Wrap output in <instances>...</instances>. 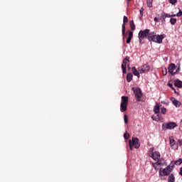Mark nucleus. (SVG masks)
<instances>
[{
	"label": "nucleus",
	"mask_w": 182,
	"mask_h": 182,
	"mask_svg": "<svg viewBox=\"0 0 182 182\" xmlns=\"http://www.w3.org/2000/svg\"><path fill=\"white\" fill-rule=\"evenodd\" d=\"M129 105V97L122 96L121 97V104H120V112L124 113L127 110V105Z\"/></svg>",
	"instance_id": "obj_1"
},
{
	"label": "nucleus",
	"mask_w": 182,
	"mask_h": 182,
	"mask_svg": "<svg viewBox=\"0 0 182 182\" xmlns=\"http://www.w3.org/2000/svg\"><path fill=\"white\" fill-rule=\"evenodd\" d=\"M129 149L133 151V147L139 149L140 147V140L138 138L132 137V140L129 141Z\"/></svg>",
	"instance_id": "obj_2"
},
{
	"label": "nucleus",
	"mask_w": 182,
	"mask_h": 182,
	"mask_svg": "<svg viewBox=\"0 0 182 182\" xmlns=\"http://www.w3.org/2000/svg\"><path fill=\"white\" fill-rule=\"evenodd\" d=\"M176 127H177V124L176 122H170L162 124L163 130H173V129H176Z\"/></svg>",
	"instance_id": "obj_3"
},
{
	"label": "nucleus",
	"mask_w": 182,
	"mask_h": 182,
	"mask_svg": "<svg viewBox=\"0 0 182 182\" xmlns=\"http://www.w3.org/2000/svg\"><path fill=\"white\" fill-rule=\"evenodd\" d=\"M163 39H164V36L163 35H155L153 36L149 37V42H156V43H162Z\"/></svg>",
	"instance_id": "obj_4"
},
{
	"label": "nucleus",
	"mask_w": 182,
	"mask_h": 182,
	"mask_svg": "<svg viewBox=\"0 0 182 182\" xmlns=\"http://www.w3.org/2000/svg\"><path fill=\"white\" fill-rule=\"evenodd\" d=\"M132 90L135 95L136 102H140L141 97H143L141 90L139 87H132Z\"/></svg>",
	"instance_id": "obj_5"
},
{
	"label": "nucleus",
	"mask_w": 182,
	"mask_h": 182,
	"mask_svg": "<svg viewBox=\"0 0 182 182\" xmlns=\"http://www.w3.org/2000/svg\"><path fill=\"white\" fill-rule=\"evenodd\" d=\"M171 171H173L172 168L168 166L165 168H160L159 176L160 177H164V176H168Z\"/></svg>",
	"instance_id": "obj_6"
},
{
	"label": "nucleus",
	"mask_w": 182,
	"mask_h": 182,
	"mask_svg": "<svg viewBox=\"0 0 182 182\" xmlns=\"http://www.w3.org/2000/svg\"><path fill=\"white\" fill-rule=\"evenodd\" d=\"M149 32H150V29H145L144 31H140L139 33V39L140 43H141V39H144V38H147L149 39Z\"/></svg>",
	"instance_id": "obj_7"
},
{
	"label": "nucleus",
	"mask_w": 182,
	"mask_h": 182,
	"mask_svg": "<svg viewBox=\"0 0 182 182\" xmlns=\"http://www.w3.org/2000/svg\"><path fill=\"white\" fill-rule=\"evenodd\" d=\"M130 62V57L126 56L125 58L122 61V73L126 74L127 73V63Z\"/></svg>",
	"instance_id": "obj_8"
},
{
	"label": "nucleus",
	"mask_w": 182,
	"mask_h": 182,
	"mask_svg": "<svg viewBox=\"0 0 182 182\" xmlns=\"http://www.w3.org/2000/svg\"><path fill=\"white\" fill-rule=\"evenodd\" d=\"M138 70L139 73H146V72H149V70H150V66H149L148 64H145L142 65L141 68H139Z\"/></svg>",
	"instance_id": "obj_9"
},
{
	"label": "nucleus",
	"mask_w": 182,
	"mask_h": 182,
	"mask_svg": "<svg viewBox=\"0 0 182 182\" xmlns=\"http://www.w3.org/2000/svg\"><path fill=\"white\" fill-rule=\"evenodd\" d=\"M174 70H176V64L171 63L168 68V72L170 73L172 76H174L176 75V73H174Z\"/></svg>",
	"instance_id": "obj_10"
},
{
	"label": "nucleus",
	"mask_w": 182,
	"mask_h": 182,
	"mask_svg": "<svg viewBox=\"0 0 182 182\" xmlns=\"http://www.w3.org/2000/svg\"><path fill=\"white\" fill-rule=\"evenodd\" d=\"M149 157H151L153 160H159L160 159V152L154 151L149 153Z\"/></svg>",
	"instance_id": "obj_11"
},
{
	"label": "nucleus",
	"mask_w": 182,
	"mask_h": 182,
	"mask_svg": "<svg viewBox=\"0 0 182 182\" xmlns=\"http://www.w3.org/2000/svg\"><path fill=\"white\" fill-rule=\"evenodd\" d=\"M127 22H129V18H127V16H124V18H123V24H122V35H125L126 33V23H127Z\"/></svg>",
	"instance_id": "obj_12"
},
{
	"label": "nucleus",
	"mask_w": 182,
	"mask_h": 182,
	"mask_svg": "<svg viewBox=\"0 0 182 182\" xmlns=\"http://www.w3.org/2000/svg\"><path fill=\"white\" fill-rule=\"evenodd\" d=\"M156 116H152L151 119H154L155 122H163L164 118H163V115H161V114L158 113L156 114Z\"/></svg>",
	"instance_id": "obj_13"
},
{
	"label": "nucleus",
	"mask_w": 182,
	"mask_h": 182,
	"mask_svg": "<svg viewBox=\"0 0 182 182\" xmlns=\"http://www.w3.org/2000/svg\"><path fill=\"white\" fill-rule=\"evenodd\" d=\"M171 102H172L173 105L176 106V107H180V106H181V102L176 100L174 97H171Z\"/></svg>",
	"instance_id": "obj_14"
},
{
	"label": "nucleus",
	"mask_w": 182,
	"mask_h": 182,
	"mask_svg": "<svg viewBox=\"0 0 182 182\" xmlns=\"http://www.w3.org/2000/svg\"><path fill=\"white\" fill-rule=\"evenodd\" d=\"M174 86H176V87H179L181 88L182 87V81L176 79L174 80Z\"/></svg>",
	"instance_id": "obj_15"
},
{
	"label": "nucleus",
	"mask_w": 182,
	"mask_h": 182,
	"mask_svg": "<svg viewBox=\"0 0 182 182\" xmlns=\"http://www.w3.org/2000/svg\"><path fill=\"white\" fill-rule=\"evenodd\" d=\"M132 73L134 76H137V77H140V72L139 70L136 69V67H132Z\"/></svg>",
	"instance_id": "obj_16"
},
{
	"label": "nucleus",
	"mask_w": 182,
	"mask_h": 182,
	"mask_svg": "<svg viewBox=\"0 0 182 182\" xmlns=\"http://www.w3.org/2000/svg\"><path fill=\"white\" fill-rule=\"evenodd\" d=\"M157 162L156 163V166H164L166 164V161L164 159H157Z\"/></svg>",
	"instance_id": "obj_17"
},
{
	"label": "nucleus",
	"mask_w": 182,
	"mask_h": 182,
	"mask_svg": "<svg viewBox=\"0 0 182 182\" xmlns=\"http://www.w3.org/2000/svg\"><path fill=\"white\" fill-rule=\"evenodd\" d=\"M132 38H133V32L129 31V36L127 39V43H130V42H132Z\"/></svg>",
	"instance_id": "obj_18"
},
{
	"label": "nucleus",
	"mask_w": 182,
	"mask_h": 182,
	"mask_svg": "<svg viewBox=\"0 0 182 182\" xmlns=\"http://www.w3.org/2000/svg\"><path fill=\"white\" fill-rule=\"evenodd\" d=\"M154 112L155 114H159V113H160V106H159V105L154 106Z\"/></svg>",
	"instance_id": "obj_19"
},
{
	"label": "nucleus",
	"mask_w": 182,
	"mask_h": 182,
	"mask_svg": "<svg viewBox=\"0 0 182 182\" xmlns=\"http://www.w3.org/2000/svg\"><path fill=\"white\" fill-rule=\"evenodd\" d=\"M133 80V74L132 73H129L127 75V82H132Z\"/></svg>",
	"instance_id": "obj_20"
},
{
	"label": "nucleus",
	"mask_w": 182,
	"mask_h": 182,
	"mask_svg": "<svg viewBox=\"0 0 182 182\" xmlns=\"http://www.w3.org/2000/svg\"><path fill=\"white\" fill-rule=\"evenodd\" d=\"M176 180V178L174 177V174L171 173L169 175L168 178V182H174Z\"/></svg>",
	"instance_id": "obj_21"
},
{
	"label": "nucleus",
	"mask_w": 182,
	"mask_h": 182,
	"mask_svg": "<svg viewBox=\"0 0 182 182\" xmlns=\"http://www.w3.org/2000/svg\"><path fill=\"white\" fill-rule=\"evenodd\" d=\"M129 26H130L132 31L136 30V25H134V21L133 20L129 21Z\"/></svg>",
	"instance_id": "obj_22"
},
{
	"label": "nucleus",
	"mask_w": 182,
	"mask_h": 182,
	"mask_svg": "<svg viewBox=\"0 0 182 182\" xmlns=\"http://www.w3.org/2000/svg\"><path fill=\"white\" fill-rule=\"evenodd\" d=\"M169 143H170L171 147H174L175 140H174V138H173V136L169 138Z\"/></svg>",
	"instance_id": "obj_23"
},
{
	"label": "nucleus",
	"mask_w": 182,
	"mask_h": 182,
	"mask_svg": "<svg viewBox=\"0 0 182 182\" xmlns=\"http://www.w3.org/2000/svg\"><path fill=\"white\" fill-rule=\"evenodd\" d=\"M146 4H147L148 8L153 7V0H146Z\"/></svg>",
	"instance_id": "obj_24"
},
{
	"label": "nucleus",
	"mask_w": 182,
	"mask_h": 182,
	"mask_svg": "<svg viewBox=\"0 0 182 182\" xmlns=\"http://www.w3.org/2000/svg\"><path fill=\"white\" fill-rule=\"evenodd\" d=\"M166 13L163 12L161 14V21H162L163 23L166 22Z\"/></svg>",
	"instance_id": "obj_25"
},
{
	"label": "nucleus",
	"mask_w": 182,
	"mask_h": 182,
	"mask_svg": "<svg viewBox=\"0 0 182 182\" xmlns=\"http://www.w3.org/2000/svg\"><path fill=\"white\" fill-rule=\"evenodd\" d=\"M182 164V159H179L174 161V164H176V166H180V164Z\"/></svg>",
	"instance_id": "obj_26"
},
{
	"label": "nucleus",
	"mask_w": 182,
	"mask_h": 182,
	"mask_svg": "<svg viewBox=\"0 0 182 182\" xmlns=\"http://www.w3.org/2000/svg\"><path fill=\"white\" fill-rule=\"evenodd\" d=\"M170 22H171V25H176V23L177 22V19H176L174 18H171Z\"/></svg>",
	"instance_id": "obj_27"
},
{
	"label": "nucleus",
	"mask_w": 182,
	"mask_h": 182,
	"mask_svg": "<svg viewBox=\"0 0 182 182\" xmlns=\"http://www.w3.org/2000/svg\"><path fill=\"white\" fill-rule=\"evenodd\" d=\"M124 122L126 124H127V123H129V118H127V115L124 114Z\"/></svg>",
	"instance_id": "obj_28"
},
{
	"label": "nucleus",
	"mask_w": 182,
	"mask_h": 182,
	"mask_svg": "<svg viewBox=\"0 0 182 182\" xmlns=\"http://www.w3.org/2000/svg\"><path fill=\"white\" fill-rule=\"evenodd\" d=\"M161 112L162 114H166V113H167V109H166V107H162L161 109Z\"/></svg>",
	"instance_id": "obj_29"
},
{
	"label": "nucleus",
	"mask_w": 182,
	"mask_h": 182,
	"mask_svg": "<svg viewBox=\"0 0 182 182\" xmlns=\"http://www.w3.org/2000/svg\"><path fill=\"white\" fill-rule=\"evenodd\" d=\"M168 86L171 87L172 90H174L175 93H177V91H176V89L173 87V84L168 83Z\"/></svg>",
	"instance_id": "obj_30"
},
{
	"label": "nucleus",
	"mask_w": 182,
	"mask_h": 182,
	"mask_svg": "<svg viewBox=\"0 0 182 182\" xmlns=\"http://www.w3.org/2000/svg\"><path fill=\"white\" fill-rule=\"evenodd\" d=\"M169 4H171V5H176V4H177V0H169Z\"/></svg>",
	"instance_id": "obj_31"
},
{
	"label": "nucleus",
	"mask_w": 182,
	"mask_h": 182,
	"mask_svg": "<svg viewBox=\"0 0 182 182\" xmlns=\"http://www.w3.org/2000/svg\"><path fill=\"white\" fill-rule=\"evenodd\" d=\"M154 32H150L149 31V34H148V41H149V36H154Z\"/></svg>",
	"instance_id": "obj_32"
},
{
	"label": "nucleus",
	"mask_w": 182,
	"mask_h": 182,
	"mask_svg": "<svg viewBox=\"0 0 182 182\" xmlns=\"http://www.w3.org/2000/svg\"><path fill=\"white\" fill-rule=\"evenodd\" d=\"M129 136H130V135L127 133H125L124 134V137L125 140H127V139H129Z\"/></svg>",
	"instance_id": "obj_33"
},
{
	"label": "nucleus",
	"mask_w": 182,
	"mask_h": 182,
	"mask_svg": "<svg viewBox=\"0 0 182 182\" xmlns=\"http://www.w3.org/2000/svg\"><path fill=\"white\" fill-rule=\"evenodd\" d=\"M144 11V9H143V7L141 8V9L139 10V13H140L141 16H143V12Z\"/></svg>",
	"instance_id": "obj_34"
},
{
	"label": "nucleus",
	"mask_w": 182,
	"mask_h": 182,
	"mask_svg": "<svg viewBox=\"0 0 182 182\" xmlns=\"http://www.w3.org/2000/svg\"><path fill=\"white\" fill-rule=\"evenodd\" d=\"M174 164H175L174 162L171 161L168 166L172 168V170H173V168H174Z\"/></svg>",
	"instance_id": "obj_35"
},
{
	"label": "nucleus",
	"mask_w": 182,
	"mask_h": 182,
	"mask_svg": "<svg viewBox=\"0 0 182 182\" xmlns=\"http://www.w3.org/2000/svg\"><path fill=\"white\" fill-rule=\"evenodd\" d=\"M182 16V11L181 10H179V12L176 14V16Z\"/></svg>",
	"instance_id": "obj_36"
},
{
	"label": "nucleus",
	"mask_w": 182,
	"mask_h": 182,
	"mask_svg": "<svg viewBox=\"0 0 182 182\" xmlns=\"http://www.w3.org/2000/svg\"><path fill=\"white\" fill-rule=\"evenodd\" d=\"M163 75L164 76H166V75H167V68H165V70H163Z\"/></svg>",
	"instance_id": "obj_37"
},
{
	"label": "nucleus",
	"mask_w": 182,
	"mask_h": 182,
	"mask_svg": "<svg viewBox=\"0 0 182 182\" xmlns=\"http://www.w3.org/2000/svg\"><path fill=\"white\" fill-rule=\"evenodd\" d=\"M149 153H154V147L150 148Z\"/></svg>",
	"instance_id": "obj_38"
},
{
	"label": "nucleus",
	"mask_w": 182,
	"mask_h": 182,
	"mask_svg": "<svg viewBox=\"0 0 182 182\" xmlns=\"http://www.w3.org/2000/svg\"><path fill=\"white\" fill-rule=\"evenodd\" d=\"M154 22H160V20L157 17H155L154 18Z\"/></svg>",
	"instance_id": "obj_39"
},
{
	"label": "nucleus",
	"mask_w": 182,
	"mask_h": 182,
	"mask_svg": "<svg viewBox=\"0 0 182 182\" xmlns=\"http://www.w3.org/2000/svg\"><path fill=\"white\" fill-rule=\"evenodd\" d=\"M166 18H171V15L165 13Z\"/></svg>",
	"instance_id": "obj_40"
},
{
	"label": "nucleus",
	"mask_w": 182,
	"mask_h": 182,
	"mask_svg": "<svg viewBox=\"0 0 182 182\" xmlns=\"http://www.w3.org/2000/svg\"><path fill=\"white\" fill-rule=\"evenodd\" d=\"M178 143L179 144V146H182V139H179Z\"/></svg>",
	"instance_id": "obj_41"
},
{
	"label": "nucleus",
	"mask_w": 182,
	"mask_h": 182,
	"mask_svg": "<svg viewBox=\"0 0 182 182\" xmlns=\"http://www.w3.org/2000/svg\"><path fill=\"white\" fill-rule=\"evenodd\" d=\"M178 72H180V67H178L176 70V71L175 72V73H178Z\"/></svg>",
	"instance_id": "obj_42"
},
{
	"label": "nucleus",
	"mask_w": 182,
	"mask_h": 182,
	"mask_svg": "<svg viewBox=\"0 0 182 182\" xmlns=\"http://www.w3.org/2000/svg\"><path fill=\"white\" fill-rule=\"evenodd\" d=\"M179 174H180L181 176H182V167H181V168H180V172H179Z\"/></svg>",
	"instance_id": "obj_43"
},
{
	"label": "nucleus",
	"mask_w": 182,
	"mask_h": 182,
	"mask_svg": "<svg viewBox=\"0 0 182 182\" xmlns=\"http://www.w3.org/2000/svg\"><path fill=\"white\" fill-rule=\"evenodd\" d=\"M174 16H177V14H172V15H171V18H173Z\"/></svg>",
	"instance_id": "obj_44"
},
{
	"label": "nucleus",
	"mask_w": 182,
	"mask_h": 182,
	"mask_svg": "<svg viewBox=\"0 0 182 182\" xmlns=\"http://www.w3.org/2000/svg\"><path fill=\"white\" fill-rule=\"evenodd\" d=\"M130 1H132V0H127V5H129V4L130 3Z\"/></svg>",
	"instance_id": "obj_45"
},
{
	"label": "nucleus",
	"mask_w": 182,
	"mask_h": 182,
	"mask_svg": "<svg viewBox=\"0 0 182 182\" xmlns=\"http://www.w3.org/2000/svg\"><path fill=\"white\" fill-rule=\"evenodd\" d=\"M156 164H154V165H153V167H154L155 169L157 168L156 167Z\"/></svg>",
	"instance_id": "obj_46"
},
{
	"label": "nucleus",
	"mask_w": 182,
	"mask_h": 182,
	"mask_svg": "<svg viewBox=\"0 0 182 182\" xmlns=\"http://www.w3.org/2000/svg\"><path fill=\"white\" fill-rule=\"evenodd\" d=\"M127 68H128V69H130V64L127 65Z\"/></svg>",
	"instance_id": "obj_47"
}]
</instances>
